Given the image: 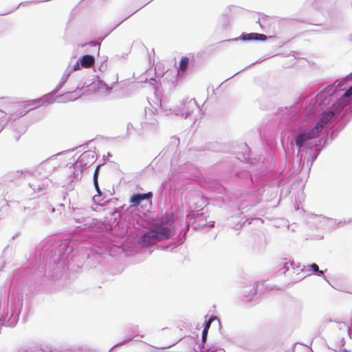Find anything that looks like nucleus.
Masks as SVG:
<instances>
[{
  "label": "nucleus",
  "mask_w": 352,
  "mask_h": 352,
  "mask_svg": "<svg viewBox=\"0 0 352 352\" xmlns=\"http://www.w3.org/2000/svg\"><path fill=\"white\" fill-rule=\"evenodd\" d=\"M320 131L317 129V127L314 126L307 133H302L296 136V144L298 148H301L305 146L307 142L311 139L318 137Z\"/></svg>",
  "instance_id": "f257e3e1"
},
{
  "label": "nucleus",
  "mask_w": 352,
  "mask_h": 352,
  "mask_svg": "<svg viewBox=\"0 0 352 352\" xmlns=\"http://www.w3.org/2000/svg\"><path fill=\"white\" fill-rule=\"evenodd\" d=\"M159 241L156 232L153 229H151L140 238L138 243L142 246L147 247Z\"/></svg>",
  "instance_id": "f03ea898"
},
{
  "label": "nucleus",
  "mask_w": 352,
  "mask_h": 352,
  "mask_svg": "<svg viewBox=\"0 0 352 352\" xmlns=\"http://www.w3.org/2000/svg\"><path fill=\"white\" fill-rule=\"evenodd\" d=\"M153 197L151 192L144 194H135L130 198V203L133 206H138L144 199H149Z\"/></svg>",
  "instance_id": "7ed1b4c3"
},
{
  "label": "nucleus",
  "mask_w": 352,
  "mask_h": 352,
  "mask_svg": "<svg viewBox=\"0 0 352 352\" xmlns=\"http://www.w3.org/2000/svg\"><path fill=\"white\" fill-rule=\"evenodd\" d=\"M153 230L156 232L160 241L168 239L171 233L170 229L164 225L156 226Z\"/></svg>",
  "instance_id": "20e7f679"
},
{
  "label": "nucleus",
  "mask_w": 352,
  "mask_h": 352,
  "mask_svg": "<svg viewBox=\"0 0 352 352\" xmlns=\"http://www.w3.org/2000/svg\"><path fill=\"white\" fill-rule=\"evenodd\" d=\"M333 117L334 112L332 111L324 113L315 126L317 127V129L319 131H320L321 129L327 124V122L331 121Z\"/></svg>",
  "instance_id": "39448f33"
},
{
  "label": "nucleus",
  "mask_w": 352,
  "mask_h": 352,
  "mask_svg": "<svg viewBox=\"0 0 352 352\" xmlns=\"http://www.w3.org/2000/svg\"><path fill=\"white\" fill-rule=\"evenodd\" d=\"M95 63V58L91 55H85L81 58L80 65L82 67L90 68Z\"/></svg>",
  "instance_id": "423d86ee"
},
{
  "label": "nucleus",
  "mask_w": 352,
  "mask_h": 352,
  "mask_svg": "<svg viewBox=\"0 0 352 352\" xmlns=\"http://www.w3.org/2000/svg\"><path fill=\"white\" fill-rule=\"evenodd\" d=\"M243 38L245 41H252V40H261L265 41L267 40V36L263 34L258 33H249L243 34Z\"/></svg>",
  "instance_id": "0eeeda50"
},
{
  "label": "nucleus",
  "mask_w": 352,
  "mask_h": 352,
  "mask_svg": "<svg viewBox=\"0 0 352 352\" xmlns=\"http://www.w3.org/2000/svg\"><path fill=\"white\" fill-rule=\"evenodd\" d=\"M245 296L247 298H250V300H252L257 294V285L256 284H253L249 287H245L244 290Z\"/></svg>",
  "instance_id": "6e6552de"
},
{
  "label": "nucleus",
  "mask_w": 352,
  "mask_h": 352,
  "mask_svg": "<svg viewBox=\"0 0 352 352\" xmlns=\"http://www.w3.org/2000/svg\"><path fill=\"white\" fill-rule=\"evenodd\" d=\"M188 62H189V59L188 57L184 56L182 58L180 63H179L178 73L184 72L186 70L188 65Z\"/></svg>",
  "instance_id": "1a4fd4ad"
},
{
  "label": "nucleus",
  "mask_w": 352,
  "mask_h": 352,
  "mask_svg": "<svg viewBox=\"0 0 352 352\" xmlns=\"http://www.w3.org/2000/svg\"><path fill=\"white\" fill-rule=\"evenodd\" d=\"M309 272L311 273H319V275L323 274L324 272L322 270H319L318 266L316 263H313L310 265L309 266Z\"/></svg>",
  "instance_id": "9d476101"
},
{
  "label": "nucleus",
  "mask_w": 352,
  "mask_h": 352,
  "mask_svg": "<svg viewBox=\"0 0 352 352\" xmlns=\"http://www.w3.org/2000/svg\"><path fill=\"white\" fill-rule=\"evenodd\" d=\"M213 320H214V318H210L208 321H206L204 329H206L207 331H208L210 324Z\"/></svg>",
  "instance_id": "9b49d317"
},
{
  "label": "nucleus",
  "mask_w": 352,
  "mask_h": 352,
  "mask_svg": "<svg viewBox=\"0 0 352 352\" xmlns=\"http://www.w3.org/2000/svg\"><path fill=\"white\" fill-rule=\"evenodd\" d=\"M351 96H352V86L350 87L344 94V96L346 98Z\"/></svg>",
  "instance_id": "f8f14e48"
},
{
  "label": "nucleus",
  "mask_w": 352,
  "mask_h": 352,
  "mask_svg": "<svg viewBox=\"0 0 352 352\" xmlns=\"http://www.w3.org/2000/svg\"><path fill=\"white\" fill-rule=\"evenodd\" d=\"M99 166H98L94 171V180H98V174H99Z\"/></svg>",
  "instance_id": "ddd939ff"
},
{
  "label": "nucleus",
  "mask_w": 352,
  "mask_h": 352,
  "mask_svg": "<svg viewBox=\"0 0 352 352\" xmlns=\"http://www.w3.org/2000/svg\"><path fill=\"white\" fill-rule=\"evenodd\" d=\"M208 331H207L206 329H203V331H202V335H201V336H202V340H203L204 342H205V340H206V339L207 334H208Z\"/></svg>",
  "instance_id": "4468645a"
},
{
  "label": "nucleus",
  "mask_w": 352,
  "mask_h": 352,
  "mask_svg": "<svg viewBox=\"0 0 352 352\" xmlns=\"http://www.w3.org/2000/svg\"><path fill=\"white\" fill-rule=\"evenodd\" d=\"M80 69V66L78 62H76V64L74 65L73 71H77Z\"/></svg>",
  "instance_id": "2eb2a0df"
},
{
  "label": "nucleus",
  "mask_w": 352,
  "mask_h": 352,
  "mask_svg": "<svg viewBox=\"0 0 352 352\" xmlns=\"http://www.w3.org/2000/svg\"><path fill=\"white\" fill-rule=\"evenodd\" d=\"M94 186L96 189V190L100 192V190H99V186H98V180H94Z\"/></svg>",
  "instance_id": "dca6fc26"
},
{
  "label": "nucleus",
  "mask_w": 352,
  "mask_h": 352,
  "mask_svg": "<svg viewBox=\"0 0 352 352\" xmlns=\"http://www.w3.org/2000/svg\"><path fill=\"white\" fill-rule=\"evenodd\" d=\"M212 352H225V351L223 350H222V349H218V350H215V351H214Z\"/></svg>",
  "instance_id": "f3484780"
}]
</instances>
